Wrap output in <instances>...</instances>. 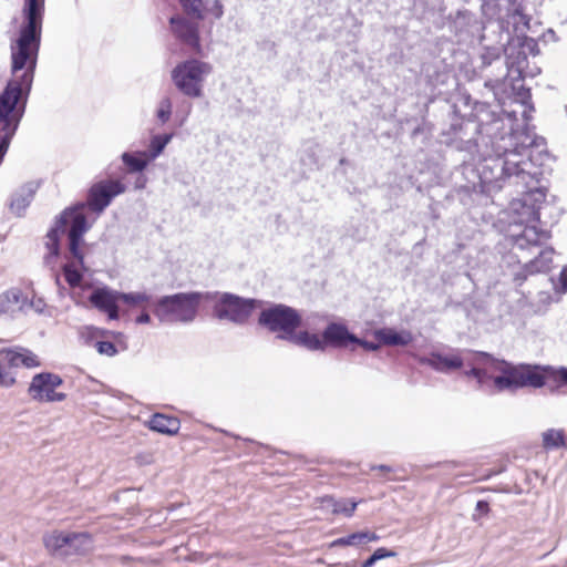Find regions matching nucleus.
I'll return each mask as SVG.
<instances>
[{
  "mask_svg": "<svg viewBox=\"0 0 567 567\" xmlns=\"http://www.w3.org/2000/svg\"><path fill=\"white\" fill-rule=\"evenodd\" d=\"M206 302H213V317L235 326H245L264 300L243 297L228 291H206Z\"/></svg>",
  "mask_w": 567,
  "mask_h": 567,
  "instance_id": "nucleus-7",
  "label": "nucleus"
},
{
  "mask_svg": "<svg viewBox=\"0 0 567 567\" xmlns=\"http://www.w3.org/2000/svg\"><path fill=\"white\" fill-rule=\"evenodd\" d=\"M425 72L426 83L432 87L431 95L425 103H429V106L437 104L441 107L444 105V101H450V91L457 89L458 82L444 66L429 65Z\"/></svg>",
  "mask_w": 567,
  "mask_h": 567,
  "instance_id": "nucleus-14",
  "label": "nucleus"
},
{
  "mask_svg": "<svg viewBox=\"0 0 567 567\" xmlns=\"http://www.w3.org/2000/svg\"><path fill=\"white\" fill-rule=\"evenodd\" d=\"M91 305L101 312L106 313L110 320H118V291L106 286L95 288L89 296Z\"/></svg>",
  "mask_w": 567,
  "mask_h": 567,
  "instance_id": "nucleus-20",
  "label": "nucleus"
},
{
  "mask_svg": "<svg viewBox=\"0 0 567 567\" xmlns=\"http://www.w3.org/2000/svg\"><path fill=\"white\" fill-rule=\"evenodd\" d=\"M43 375L48 379V383H50L53 389H58L63 384V379L61 375L54 372L43 371Z\"/></svg>",
  "mask_w": 567,
  "mask_h": 567,
  "instance_id": "nucleus-51",
  "label": "nucleus"
},
{
  "mask_svg": "<svg viewBox=\"0 0 567 567\" xmlns=\"http://www.w3.org/2000/svg\"><path fill=\"white\" fill-rule=\"evenodd\" d=\"M435 205H436V204H434V203H433V204H431V205H430V207H429V208H430V212H431V216H432V218H433V219H437V218L440 217V216H439V214H437V212H436Z\"/></svg>",
  "mask_w": 567,
  "mask_h": 567,
  "instance_id": "nucleus-60",
  "label": "nucleus"
},
{
  "mask_svg": "<svg viewBox=\"0 0 567 567\" xmlns=\"http://www.w3.org/2000/svg\"><path fill=\"white\" fill-rule=\"evenodd\" d=\"M92 225L86 216H66L65 231L68 236V250L70 257L74 259L79 266L84 268V235L91 229Z\"/></svg>",
  "mask_w": 567,
  "mask_h": 567,
  "instance_id": "nucleus-17",
  "label": "nucleus"
},
{
  "mask_svg": "<svg viewBox=\"0 0 567 567\" xmlns=\"http://www.w3.org/2000/svg\"><path fill=\"white\" fill-rule=\"evenodd\" d=\"M350 164V161L347 157H341L339 161V165H348Z\"/></svg>",
  "mask_w": 567,
  "mask_h": 567,
  "instance_id": "nucleus-62",
  "label": "nucleus"
},
{
  "mask_svg": "<svg viewBox=\"0 0 567 567\" xmlns=\"http://www.w3.org/2000/svg\"><path fill=\"white\" fill-rule=\"evenodd\" d=\"M94 347L100 354L107 357H114L118 352L115 343L112 341L100 340L95 342Z\"/></svg>",
  "mask_w": 567,
  "mask_h": 567,
  "instance_id": "nucleus-47",
  "label": "nucleus"
},
{
  "mask_svg": "<svg viewBox=\"0 0 567 567\" xmlns=\"http://www.w3.org/2000/svg\"><path fill=\"white\" fill-rule=\"evenodd\" d=\"M258 324L271 333H277L276 339L278 340L288 341L299 347L303 346L307 330L298 331L302 326V316L293 307L270 302L259 312Z\"/></svg>",
  "mask_w": 567,
  "mask_h": 567,
  "instance_id": "nucleus-5",
  "label": "nucleus"
},
{
  "mask_svg": "<svg viewBox=\"0 0 567 567\" xmlns=\"http://www.w3.org/2000/svg\"><path fill=\"white\" fill-rule=\"evenodd\" d=\"M548 34H550V37L556 40V34H555V31L553 29H548Z\"/></svg>",
  "mask_w": 567,
  "mask_h": 567,
  "instance_id": "nucleus-63",
  "label": "nucleus"
},
{
  "mask_svg": "<svg viewBox=\"0 0 567 567\" xmlns=\"http://www.w3.org/2000/svg\"><path fill=\"white\" fill-rule=\"evenodd\" d=\"M210 14L214 19L219 20L224 16V6L220 0H214L212 7H206V16Z\"/></svg>",
  "mask_w": 567,
  "mask_h": 567,
  "instance_id": "nucleus-50",
  "label": "nucleus"
},
{
  "mask_svg": "<svg viewBox=\"0 0 567 567\" xmlns=\"http://www.w3.org/2000/svg\"><path fill=\"white\" fill-rule=\"evenodd\" d=\"M118 299L120 301L135 307L143 302H150L152 299V296L144 292V291H136V292H123L118 291Z\"/></svg>",
  "mask_w": 567,
  "mask_h": 567,
  "instance_id": "nucleus-42",
  "label": "nucleus"
},
{
  "mask_svg": "<svg viewBox=\"0 0 567 567\" xmlns=\"http://www.w3.org/2000/svg\"><path fill=\"white\" fill-rule=\"evenodd\" d=\"M374 338L382 346L405 347L413 341V336L408 330L398 331L394 328H380L373 331Z\"/></svg>",
  "mask_w": 567,
  "mask_h": 567,
  "instance_id": "nucleus-26",
  "label": "nucleus"
},
{
  "mask_svg": "<svg viewBox=\"0 0 567 567\" xmlns=\"http://www.w3.org/2000/svg\"><path fill=\"white\" fill-rule=\"evenodd\" d=\"M559 287L555 285L556 290L567 292V265L561 269L558 278Z\"/></svg>",
  "mask_w": 567,
  "mask_h": 567,
  "instance_id": "nucleus-52",
  "label": "nucleus"
},
{
  "mask_svg": "<svg viewBox=\"0 0 567 567\" xmlns=\"http://www.w3.org/2000/svg\"><path fill=\"white\" fill-rule=\"evenodd\" d=\"M530 138L536 140L535 144L523 151L518 164L535 175L513 185L514 192L522 197L514 200L512 207L522 216L523 221L553 226L558 223L561 210L546 200L547 187L542 184V181L551 174L555 158L547 151L546 140L543 136L530 135Z\"/></svg>",
  "mask_w": 567,
  "mask_h": 567,
  "instance_id": "nucleus-2",
  "label": "nucleus"
},
{
  "mask_svg": "<svg viewBox=\"0 0 567 567\" xmlns=\"http://www.w3.org/2000/svg\"><path fill=\"white\" fill-rule=\"evenodd\" d=\"M66 399V394L63 392H58L56 390H53L52 394L49 396V399L45 402H62Z\"/></svg>",
  "mask_w": 567,
  "mask_h": 567,
  "instance_id": "nucleus-55",
  "label": "nucleus"
},
{
  "mask_svg": "<svg viewBox=\"0 0 567 567\" xmlns=\"http://www.w3.org/2000/svg\"><path fill=\"white\" fill-rule=\"evenodd\" d=\"M473 365L471 369L464 371V375L468 378H474L476 382L482 386L486 381L491 380L492 377L487 373V371L484 368H481L482 365L474 363L472 360Z\"/></svg>",
  "mask_w": 567,
  "mask_h": 567,
  "instance_id": "nucleus-46",
  "label": "nucleus"
},
{
  "mask_svg": "<svg viewBox=\"0 0 567 567\" xmlns=\"http://www.w3.org/2000/svg\"><path fill=\"white\" fill-rule=\"evenodd\" d=\"M539 54L538 42L526 35H509L505 43L504 55L506 65V78L515 80H525L526 78H535L540 73V68L530 64L528 56Z\"/></svg>",
  "mask_w": 567,
  "mask_h": 567,
  "instance_id": "nucleus-8",
  "label": "nucleus"
},
{
  "mask_svg": "<svg viewBox=\"0 0 567 567\" xmlns=\"http://www.w3.org/2000/svg\"><path fill=\"white\" fill-rule=\"evenodd\" d=\"M543 447L555 451L567 447L566 433L563 429H548L542 433Z\"/></svg>",
  "mask_w": 567,
  "mask_h": 567,
  "instance_id": "nucleus-36",
  "label": "nucleus"
},
{
  "mask_svg": "<svg viewBox=\"0 0 567 567\" xmlns=\"http://www.w3.org/2000/svg\"><path fill=\"white\" fill-rule=\"evenodd\" d=\"M494 95H495V99L498 101L499 106L502 107V112L501 113H498L495 110H493L492 106L488 103H486V102L473 101L472 96L467 92L458 91L456 94H449V99H450V103H457L458 110H460L461 114H463L462 110H461L462 106L471 109V112L468 114H466V116H468L470 120L472 118L473 121L476 122V125L474 127V133H478L481 135V132L478 130L480 122H478V118L476 116V114H477V109L476 107L480 104H485L488 107V110L498 120L502 121L503 127H504L503 131L505 133L511 132V133H513L515 135L520 134V133H526L527 135H532L527 125H525L520 131L514 128V124L517 121V112L515 110H506L505 109V102L502 101V99L498 97L497 92H494Z\"/></svg>",
  "mask_w": 567,
  "mask_h": 567,
  "instance_id": "nucleus-12",
  "label": "nucleus"
},
{
  "mask_svg": "<svg viewBox=\"0 0 567 567\" xmlns=\"http://www.w3.org/2000/svg\"><path fill=\"white\" fill-rule=\"evenodd\" d=\"M380 536L371 530H359L347 536L339 537L331 543V547L360 546L372 542H378Z\"/></svg>",
  "mask_w": 567,
  "mask_h": 567,
  "instance_id": "nucleus-32",
  "label": "nucleus"
},
{
  "mask_svg": "<svg viewBox=\"0 0 567 567\" xmlns=\"http://www.w3.org/2000/svg\"><path fill=\"white\" fill-rule=\"evenodd\" d=\"M421 363L430 367L436 372L450 373L463 368L465 361L460 354L447 355L433 351L427 358H422Z\"/></svg>",
  "mask_w": 567,
  "mask_h": 567,
  "instance_id": "nucleus-25",
  "label": "nucleus"
},
{
  "mask_svg": "<svg viewBox=\"0 0 567 567\" xmlns=\"http://www.w3.org/2000/svg\"><path fill=\"white\" fill-rule=\"evenodd\" d=\"M174 135L175 134L171 132L155 134L151 137L147 148L143 151L151 162H154L163 154L165 147L173 140Z\"/></svg>",
  "mask_w": 567,
  "mask_h": 567,
  "instance_id": "nucleus-35",
  "label": "nucleus"
},
{
  "mask_svg": "<svg viewBox=\"0 0 567 567\" xmlns=\"http://www.w3.org/2000/svg\"><path fill=\"white\" fill-rule=\"evenodd\" d=\"M121 159L130 174L145 172L152 163L143 151L124 152L121 155Z\"/></svg>",
  "mask_w": 567,
  "mask_h": 567,
  "instance_id": "nucleus-33",
  "label": "nucleus"
},
{
  "mask_svg": "<svg viewBox=\"0 0 567 567\" xmlns=\"http://www.w3.org/2000/svg\"><path fill=\"white\" fill-rule=\"evenodd\" d=\"M504 83H501L498 80H488L485 82V86H491L493 90L497 86H502Z\"/></svg>",
  "mask_w": 567,
  "mask_h": 567,
  "instance_id": "nucleus-59",
  "label": "nucleus"
},
{
  "mask_svg": "<svg viewBox=\"0 0 567 567\" xmlns=\"http://www.w3.org/2000/svg\"><path fill=\"white\" fill-rule=\"evenodd\" d=\"M199 21L192 20L183 14H174L168 19L171 32L174 38L194 55L203 56Z\"/></svg>",
  "mask_w": 567,
  "mask_h": 567,
  "instance_id": "nucleus-15",
  "label": "nucleus"
},
{
  "mask_svg": "<svg viewBox=\"0 0 567 567\" xmlns=\"http://www.w3.org/2000/svg\"><path fill=\"white\" fill-rule=\"evenodd\" d=\"M39 183L28 182L21 185L12 195L9 202V209L17 217H22L32 203L39 188Z\"/></svg>",
  "mask_w": 567,
  "mask_h": 567,
  "instance_id": "nucleus-24",
  "label": "nucleus"
},
{
  "mask_svg": "<svg viewBox=\"0 0 567 567\" xmlns=\"http://www.w3.org/2000/svg\"><path fill=\"white\" fill-rule=\"evenodd\" d=\"M54 281H55V285L59 287V288H62V284H61V279H60V275L59 274H54Z\"/></svg>",
  "mask_w": 567,
  "mask_h": 567,
  "instance_id": "nucleus-61",
  "label": "nucleus"
},
{
  "mask_svg": "<svg viewBox=\"0 0 567 567\" xmlns=\"http://www.w3.org/2000/svg\"><path fill=\"white\" fill-rule=\"evenodd\" d=\"M505 44L499 45H483L480 55L481 68L485 69L491 66L494 62L499 61L504 54Z\"/></svg>",
  "mask_w": 567,
  "mask_h": 567,
  "instance_id": "nucleus-40",
  "label": "nucleus"
},
{
  "mask_svg": "<svg viewBox=\"0 0 567 567\" xmlns=\"http://www.w3.org/2000/svg\"><path fill=\"white\" fill-rule=\"evenodd\" d=\"M125 190L126 185L120 179L109 178L96 182L89 188L85 202H78L64 208L59 216L66 221V216H86L84 214L85 209L100 215L115 197L125 193Z\"/></svg>",
  "mask_w": 567,
  "mask_h": 567,
  "instance_id": "nucleus-9",
  "label": "nucleus"
},
{
  "mask_svg": "<svg viewBox=\"0 0 567 567\" xmlns=\"http://www.w3.org/2000/svg\"><path fill=\"white\" fill-rule=\"evenodd\" d=\"M354 339L355 340L352 341V344L360 346L361 348H363L365 351H369V352L378 351L382 346L380 343V341H378V340H377V342L369 341V340L359 338L357 334H354Z\"/></svg>",
  "mask_w": 567,
  "mask_h": 567,
  "instance_id": "nucleus-48",
  "label": "nucleus"
},
{
  "mask_svg": "<svg viewBox=\"0 0 567 567\" xmlns=\"http://www.w3.org/2000/svg\"><path fill=\"white\" fill-rule=\"evenodd\" d=\"M429 103H424L419 115L405 117L401 121L402 125L409 127V137L420 151L427 148L433 140L435 125L429 120Z\"/></svg>",
  "mask_w": 567,
  "mask_h": 567,
  "instance_id": "nucleus-16",
  "label": "nucleus"
},
{
  "mask_svg": "<svg viewBox=\"0 0 567 567\" xmlns=\"http://www.w3.org/2000/svg\"><path fill=\"white\" fill-rule=\"evenodd\" d=\"M148 429L165 435H175L181 429V421L175 416L155 413L147 422Z\"/></svg>",
  "mask_w": 567,
  "mask_h": 567,
  "instance_id": "nucleus-28",
  "label": "nucleus"
},
{
  "mask_svg": "<svg viewBox=\"0 0 567 567\" xmlns=\"http://www.w3.org/2000/svg\"><path fill=\"white\" fill-rule=\"evenodd\" d=\"M10 367L23 365L25 368H38L41 362L31 350L17 347L2 350Z\"/></svg>",
  "mask_w": 567,
  "mask_h": 567,
  "instance_id": "nucleus-27",
  "label": "nucleus"
},
{
  "mask_svg": "<svg viewBox=\"0 0 567 567\" xmlns=\"http://www.w3.org/2000/svg\"><path fill=\"white\" fill-rule=\"evenodd\" d=\"M396 556L398 553L395 550L389 549L386 547H379L362 563L361 567H372L377 564V561L381 559Z\"/></svg>",
  "mask_w": 567,
  "mask_h": 567,
  "instance_id": "nucleus-43",
  "label": "nucleus"
},
{
  "mask_svg": "<svg viewBox=\"0 0 567 567\" xmlns=\"http://www.w3.org/2000/svg\"><path fill=\"white\" fill-rule=\"evenodd\" d=\"M16 378L4 369L2 362L0 361V386L11 388L16 384Z\"/></svg>",
  "mask_w": 567,
  "mask_h": 567,
  "instance_id": "nucleus-49",
  "label": "nucleus"
},
{
  "mask_svg": "<svg viewBox=\"0 0 567 567\" xmlns=\"http://www.w3.org/2000/svg\"><path fill=\"white\" fill-rule=\"evenodd\" d=\"M87 271V267L84 264V268L79 266L74 261H68L62 266V274L66 284L71 288L80 287L84 279V274Z\"/></svg>",
  "mask_w": 567,
  "mask_h": 567,
  "instance_id": "nucleus-38",
  "label": "nucleus"
},
{
  "mask_svg": "<svg viewBox=\"0 0 567 567\" xmlns=\"http://www.w3.org/2000/svg\"><path fill=\"white\" fill-rule=\"evenodd\" d=\"M303 348L310 351H326L327 348L346 349L352 344L354 333L347 324L341 322H329L321 332V336L307 331Z\"/></svg>",
  "mask_w": 567,
  "mask_h": 567,
  "instance_id": "nucleus-13",
  "label": "nucleus"
},
{
  "mask_svg": "<svg viewBox=\"0 0 567 567\" xmlns=\"http://www.w3.org/2000/svg\"><path fill=\"white\" fill-rule=\"evenodd\" d=\"M509 80H511V87H512V93H513V99H512L511 103H518L524 107L522 115L525 120V123L523 125H519L518 120H517L516 123L514 124V128L520 131L525 125L529 126L527 121H529L530 117L527 115V112H533L535 110V107H534V104L532 101L530 89L524 85V83H523L524 80H515V79H509ZM528 128L533 136H537L530 127H528Z\"/></svg>",
  "mask_w": 567,
  "mask_h": 567,
  "instance_id": "nucleus-23",
  "label": "nucleus"
},
{
  "mask_svg": "<svg viewBox=\"0 0 567 567\" xmlns=\"http://www.w3.org/2000/svg\"><path fill=\"white\" fill-rule=\"evenodd\" d=\"M370 470L371 471H380V472H384V473H393L396 471L394 467H392L390 465H385V464L370 465Z\"/></svg>",
  "mask_w": 567,
  "mask_h": 567,
  "instance_id": "nucleus-57",
  "label": "nucleus"
},
{
  "mask_svg": "<svg viewBox=\"0 0 567 567\" xmlns=\"http://www.w3.org/2000/svg\"><path fill=\"white\" fill-rule=\"evenodd\" d=\"M476 109L481 138L486 147V154L476 165L478 184L466 183L454 187L447 195V198L458 200L465 208L477 205L483 195L492 196L504 187H513L535 175L519 166L518 157L536 140L526 133H505L502 131V121L485 104H480Z\"/></svg>",
  "mask_w": 567,
  "mask_h": 567,
  "instance_id": "nucleus-1",
  "label": "nucleus"
},
{
  "mask_svg": "<svg viewBox=\"0 0 567 567\" xmlns=\"http://www.w3.org/2000/svg\"><path fill=\"white\" fill-rule=\"evenodd\" d=\"M442 28H446L458 40L474 37L475 32L483 29L478 17L467 9H457L455 12H450L443 18Z\"/></svg>",
  "mask_w": 567,
  "mask_h": 567,
  "instance_id": "nucleus-18",
  "label": "nucleus"
},
{
  "mask_svg": "<svg viewBox=\"0 0 567 567\" xmlns=\"http://www.w3.org/2000/svg\"><path fill=\"white\" fill-rule=\"evenodd\" d=\"M66 221L60 217L55 216L54 224L47 233L48 241L45 243V248L48 249V254L43 257V264L51 269L54 268L55 259L61 254V235L65 231Z\"/></svg>",
  "mask_w": 567,
  "mask_h": 567,
  "instance_id": "nucleus-22",
  "label": "nucleus"
},
{
  "mask_svg": "<svg viewBox=\"0 0 567 567\" xmlns=\"http://www.w3.org/2000/svg\"><path fill=\"white\" fill-rule=\"evenodd\" d=\"M135 322L137 324H146L151 322V316L147 311L143 310L136 318Z\"/></svg>",
  "mask_w": 567,
  "mask_h": 567,
  "instance_id": "nucleus-56",
  "label": "nucleus"
},
{
  "mask_svg": "<svg viewBox=\"0 0 567 567\" xmlns=\"http://www.w3.org/2000/svg\"><path fill=\"white\" fill-rule=\"evenodd\" d=\"M14 309L10 307V302L7 301L3 293L0 295V316L9 312H13Z\"/></svg>",
  "mask_w": 567,
  "mask_h": 567,
  "instance_id": "nucleus-54",
  "label": "nucleus"
},
{
  "mask_svg": "<svg viewBox=\"0 0 567 567\" xmlns=\"http://www.w3.org/2000/svg\"><path fill=\"white\" fill-rule=\"evenodd\" d=\"M183 16L192 20L203 21L206 18L204 0H178Z\"/></svg>",
  "mask_w": 567,
  "mask_h": 567,
  "instance_id": "nucleus-39",
  "label": "nucleus"
},
{
  "mask_svg": "<svg viewBox=\"0 0 567 567\" xmlns=\"http://www.w3.org/2000/svg\"><path fill=\"white\" fill-rule=\"evenodd\" d=\"M473 354V361L480 365H486L499 371L493 378L494 385L499 391H516L524 388H534L539 380L536 375V364H513L504 359H497L485 351H467Z\"/></svg>",
  "mask_w": 567,
  "mask_h": 567,
  "instance_id": "nucleus-4",
  "label": "nucleus"
},
{
  "mask_svg": "<svg viewBox=\"0 0 567 567\" xmlns=\"http://www.w3.org/2000/svg\"><path fill=\"white\" fill-rule=\"evenodd\" d=\"M3 296L7 299V301L10 302V307L13 308L14 310L16 308L18 310H21L27 302V298L24 297L22 290L18 288H13L3 292Z\"/></svg>",
  "mask_w": 567,
  "mask_h": 567,
  "instance_id": "nucleus-44",
  "label": "nucleus"
},
{
  "mask_svg": "<svg viewBox=\"0 0 567 567\" xmlns=\"http://www.w3.org/2000/svg\"><path fill=\"white\" fill-rule=\"evenodd\" d=\"M213 72V65L196 58L178 62L171 71V79L175 87L189 99L203 96L205 78Z\"/></svg>",
  "mask_w": 567,
  "mask_h": 567,
  "instance_id": "nucleus-10",
  "label": "nucleus"
},
{
  "mask_svg": "<svg viewBox=\"0 0 567 567\" xmlns=\"http://www.w3.org/2000/svg\"><path fill=\"white\" fill-rule=\"evenodd\" d=\"M476 511L482 513V514H487L489 512V504H488V502L484 501V499H480L476 503Z\"/></svg>",
  "mask_w": 567,
  "mask_h": 567,
  "instance_id": "nucleus-58",
  "label": "nucleus"
},
{
  "mask_svg": "<svg viewBox=\"0 0 567 567\" xmlns=\"http://www.w3.org/2000/svg\"><path fill=\"white\" fill-rule=\"evenodd\" d=\"M68 545L65 546V557L71 555H83L92 547V536L86 532L74 533L68 532Z\"/></svg>",
  "mask_w": 567,
  "mask_h": 567,
  "instance_id": "nucleus-29",
  "label": "nucleus"
},
{
  "mask_svg": "<svg viewBox=\"0 0 567 567\" xmlns=\"http://www.w3.org/2000/svg\"><path fill=\"white\" fill-rule=\"evenodd\" d=\"M536 375L539 380L535 383V389L548 386L549 391L555 393L561 388L567 386V377L564 365L536 364Z\"/></svg>",
  "mask_w": 567,
  "mask_h": 567,
  "instance_id": "nucleus-21",
  "label": "nucleus"
},
{
  "mask_svg": "<svg viewBox=\"0 0 567 567\" xmlns=\"http://www.w3.org/2000/svg\"><path fill=\"white\" fill-rule=\"evenodd\" d=\"M53 390L43 373L39 372L32 377L28 386V394L33 401L42 403L49 399Z\"/></svg>",
  "mask_w": 567,
  "mask_h": 567,
  "instance_id": "nucleus-30",
  "label": "nucleus"
},
{
  "mask_svg": "<svg viewBox=\"0 0 567 567\" xmlns=\"http://www.w3.org/2000/svg\"><path fill=\"white\" fill-rule=\"evenodd\" d=\"M321 505L331 508L333 514H344L347 517H351L358 506V502L338 501L333 496L327 495L321 498Z\"/></svg>",
  "mask_w": 567,
  "mask_h": 567,
  "instance_id": "nucleus-37",
  "label": "nucleus"
},
{
  "mask_svg": "<svg viewBox=\"0 0 567 567\" xmlns=\"http://www.w3.org/2000/svg\"><path fill=\"white\" fill-rule=\"evenodd\" d=\"M173 104L169 97H164L159 101L157 110H156V118L158 122L164 125L167 123L172 116Z\"/></svg>",
  "mask_w": 567,
  "mask_h": 567,
  "instance_id": "nucleus-45",
  "label": "nucleus"
},
{
  "mask_svg": "<svg viewBox=\"0 0 567 567\" xmlns=\"http://www.w3.org/2000/svg\"><path fill=\"white\" fill-rule=\"evenodd\" d=\"M440 109L450 118L449 127L442 130L440 134V143L458 152L472 153L477 144L473 136H467V125L464 124L466 114H461L457 103H450V101H444V105Z\"/></svg>",
  "mask_w": 567,
  "mask_h": 567,
  "instance_id": "nucleus-11",
  "label": "nucleus"
},
{
  "mask_svg": "<svg viewBox=\"0 0 567 567\" xmlns=\"http://www.w3.org/2000/svg\"><path fill=\"white\" fill-rule=\"evenodd\" d=\"M514 246L522 250L528 246L538 248V236L535 228H525L522 234L515 236Z\"/></svg>",
  "mask_w": 567,
  "mask_h": 567,
  "instance_id": "nucleus-41",
  "label": "nucleus"
},
{
  "mask_svg": "<svg viewBox=\"0 0 567 567\" xmlns=\"http://www.w3.org/2000/svg\"><path fill=\"white\" fill-rule=\"evenodd\" d=\"M319 152L320 147L318 143L307 142L303 144L299 153V162L303 167V173L320 169Z\"/></svg>",
  "mask_w": 567,
  "mask_h": 567,
  "instance_id": "nucleus-31",
  "label": "nucleus"
},
{
  "mask_svg": "<svg viewBox=\"0 0 567 567\" xmlns=\"http://www.w3.org/2000/svg\"><path fill=\"white\" fill-rule=\"evenodd\" d=\"M202 302H206V291L165 295L154 301L153 313L163 323L187 324L196 319Z\"/></svg>",
  "mask_w": 567,
  "mask_h": 567,
  "instance_id": "nucleus-6",
  "label": "nucleus"
},
{
  "mask_svg": "<svg viewBox=\"0 0 567 567\" xmlns=\"http://www.w3.org/2000/svg\"><path fill=\"white\" fill-rule=\"evenodd\" d=\"M554 249L551 247L540 249L538 254L525 262L518 271L513 276V282L516 287H520L530 275L538 272H547L550 270Z\"/></svg>",
  "mask_w": 567,
  "mask_h": 567,
  "instance_id": "nucleus-19",
  "label": "nucleus"
},
{
  "mask_svg": "<svg viewBox=\"0 0 567 567\" xmlns=\"http://www.w3.org/2000/svg\"><path fill=\"white\" fill-rule=\"evenodd\" d=\"M47 550L54 557H65L68 537L65 532H53L43 536Z\"/></svg>",
  "mask_w": 567,
  "mask_h": 567,
  "instance_id": "nucleus-34",
  "label": "nucleus"
},
{
  "mask_svg": "<svg viewBox=\"0 0 567 567\" xmlns=\"http://www.w3.org/2000/svg\"><path fill=\"white\" fill-rule=\"evenodd\" d=\"M44 0H23L22 23L10 41L11 73L34 75L42 39Z\"/></svg>",
  "mask_w": 567,
  "mask_h": 567,
  "instance_id": "nucleus-3",
  "label": "nucleus"
},
{
  "mask_svg": "<svg viewBox=\"0 0 567 567\" xmlns=\"http://www.w3.org/2000/svg\"><path fill=\"white\" fill-rule=\"evenodd\" d=\"M360 2H362L363 4L365 6H369L370 3H372L374 0H359Z\"/></svg>",
  "mask_w": 567,
  "mask_h": 567,
  "instance_id": "nucleus-64",
  "label": "nucleus"
},
{
  "mask_svg": "<svg viewBox=\"0 0 567 567\" xmlns=\"http://www.w3.org/2000/svg\"><path fill=\"white\" fill-rule=\"evenodd\" d=\"M137 176L134 181V189L136 190H142L146 187L147 183H148V178L147 176L145 175L144 172L142 173H136Z\"/></svg>",
  "mask_w": 567,
  "mask_h": 567,
  "instance_id": "nucleus-53",
  "label": "nucleus"
}]
</instances>
